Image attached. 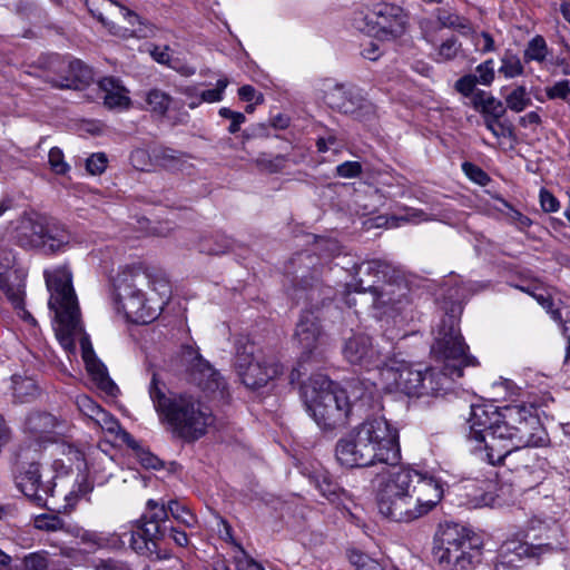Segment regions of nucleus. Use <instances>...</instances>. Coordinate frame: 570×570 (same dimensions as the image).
<instances>
[{
	"instance_id": "f257e3e1",
	"label": "nucleus",
	"mask_w": 570,
	"mask_h": 570,
	"mask_svg": "<svg viewBox=\"0 0 570 570\" xmlns=\"http://www.w3.org/2000/svg\"><path fill=\"white\" fill-rule=\"evenodd\" d=\"M337 462L345 468H367L376 463L393 466L377 478L379 512L395 522H412L430 513L442 500L441 480L401 460L399 431L384 417H370L341 438L335 446Z\"/></svg>"
},
{
	"instance_id": "f03ea898",
	"label": "nucleus",
	"mask_w": 570,
	"mask_h": 570,
	"mask_svg": "<svg viewBox=\"0 0 570 570\" xmlns=\"http://www.w3.org/2000/svg\"><path fill=\"white\" fill-rule=\"evenodd\" d=\"M148 394L159 422L185 442L203 438L215 422L212 410L188 393L168 391L167 385L153 372Z\"/></svg>"
},
{
	"instance_id": "7ed1b4c3",
	"label": "nucleus",
	"mask_w": 570,
	"mask_h": 570,
	"mask_svg": "<svg viewBox=\"0 0 570 570\" xmlns=\"http://www.w3.org/2000/svg\"><path fill=\"white\" fill-rule=\"evenodd\" d=\"M12 474L17 489L29 501L40 508H46L57 512H67L71 510L81 497H85L94 489L87 476L78 475L73 488L63 493L65 504L58 505L55 502L57 487L55 478L43 481L39 462H17Z\"/></svg>"
},
{
	"instance_id": "20e7f679",
	"label": "nucleus",
	"mask_w": 570,
	"mask_h": 570,
	"mask_svg": "<svg viewBox=\"0 0 570 570\" xmlns=\"http://www.w3.org/2000/svg\"><path fill=\"white\" fill-rule=\"evenodd\" d=\"M309 414L323 430H334L347 423L353 404L347 392L326 375L314 374L301 386Z\"/></svg>"
},
{
	"instance_id": "39448f33",
	"label": "nucleus",
	"mask_w": 570,
	"mask_h": 570,
	"mask_svg": "<svg viewBox=\"0 0 570 570\" xmlns=\"http://www.w3.org/2000/svg\"><path fill=\"white\" fill-rule=\"evenodd\" d=\"M50 292L49 308L55 312L56 335L61 346L71 351L75 340L83 332L78 299L71 283V273L67 267L45 272Z\"/></svg>"
},
{
	"instance_id": "423d86ee",
	"label": "nucleus",
	"mask_w": 570,
	"mask_h": 570,
	"mask_svg": "<svg viewBox=\"0 0 570 570\" xmlns=\"http://www.w3.org/2000/svg\"><path fill=\"white\" fill-rule=\"evenodd\" d=\"M444 308L445 315L434 332L431 355L436 362L446 364L451 373L463 376L464 367L478 365V360L469 354V345L459 326L463 306L453 302Z\"/></svg>"
},
{
	"instance_id": "0eeeda50",
	"label": "nucleus",
	"mask_w": 570,
	"mask_h": 570,
	"mask_svg": "<svg viewBox=\"0 0 570 570\" xmlns=\"http://www.w3.org/2000/svg\"><path fill=\"white\" fill-rule=\"evenodd\" d=\"M439 542L433 554L444 570H472L481 561L482 540L463 525H442Z\"/></svg>"
},
{
	"instance_id": "6e6552de",
	"label": "nucleus",
	"mask_w": 570,
	"mask_h": 570,
	"mask_svg": "<svg viewBox=\"0 0 570 570\" xmlns=\"http://www.w3.org/2000/svg\"><path fill=\"white\" fill-rule=\"evenodd\" d=\"M147 283L149 274L137 266L126 267L115 278L118 303L134 323L146 324L156 318V311L148 306L141 289Z\"/></svg>"
},
{
	"instance_id": "1a4fd4ad",
	"label": "nucleus",
	"mask_w": 570,
	"mask_h": 570,
	"mask_svg": "<svg viewBox=\"0 0 570 570\" xmlns=\"http://www.w3.org/2000/svg\"><path fill=\"white\" fill-rule=\"evenodd\" d=\"M87 7L91 14L115 36L147 38L153 33L149 23L135 11L114 0H87Z\"/></svg>"
},
{
	"instance_id": "9d476101",
	"label": "nucleus",
	"mask_w": 570,
	"mask_h": 570,
	"mask_svg": "<svg viewBox=\"0 0 570 570\" xmlns=\"http://www.w3.org/2000/svg\"><path fill=\"white\" fill-rule=\"evenodd\" d=\"M235 368L243 384L249 389L262 387L283 372L278 362L267 361L248 340L236 343Z\"/></svg>"
},
{
	"instance_id": "9b49d317",
	"label": "nucleus",
	"mask_w": 570,
	"mask_h": 570,
	"mask_svg": "<svg viewBox=\"0 0 570 570\" xmlns=\"http://www.w3.org/2000/svg\"><path fill=\"white\" fill-rule=\"evenodd\" d=\"M295 337L302 350L298 366L293 368L289 374L291 383L299 381L301 376L306 374V364L312 362L321 363L324 353L323 331L318 317L313 311H304L295 331Z\"/></svg>"
},
{
	"instance_id": "f8f14e48",
	"label": "nucleus",
	"mask_w": 570,
	"mask_h": 570,
	"mask_svg": "<svg viewBox=\"0 0 570 570\" xmlns=\"http://www.w3.org/2000/svg\"><path fill=\"white\" fill-rule=\"evenodd\" d=\"M16 257L11 250H0V289L27 323L36 325V318L26 309V274L16 268Z\"/></svg>"
},
{
	"instance_id": "ddd939ff",
	"label": "nucleus",
	"mask_w": 570,
	"mask_h": 570,
	"mask_svg": "<svg viewBox=\"0 0 570 570\" xmlns=\"http://www.w3.org/2000/svg\"><path fill=\"white\" fill-rule=\"evenodd\" d=\"M541 539L537 535L532 542L508 539L501 546L500 560L497 562L494 570H519L511 564L514 557L519 560L528 559L540 562L547 557L562 551L561 543L556 541L542 542Z\"/></svg>"
},
{
	"instance_id": "4468645a",
	"label": "nucleus",
	"mask_w": 570,
	"mask_h": 570,
	"mask_svg": "<svg viewBox=\"0 0 570 570\" xmlns=\"http://www.w3.org/2000/svg\"><path fill=\"white\" fill-rule=\"evenodd\" d=\"M503 423L509 424L515 432L517 444H538L543 429L537 415V409L531 404L514 403L500 409Z\"/></svg>"
},
{
	"instance_id": "2eb2a0df",
	"label": "nucleus",
	"mask_w": 570,
	"mask_h": 570,
	"mask_svg": "<svg viewBox=\"0 0 570 570\" xmlns=\"http://www.w3.org/2000/svg\"><path fill=\"white\" fill-rule=\"evenodd\" d=\"M121 529L126 532V535H130V547L136 553L156 560L169 558V556L166 552L163 553L159 548V542L167 535V525H157L136 520L129 525L121 527Z\"/></svg>"
},
{
	"instance_id": "dca6fc26",
	"label": "nucleus",
	"mask_w": 570,
	"mask_h": 570,
	"mask_svg": "<svg viewBox=\"0 0 570 570\" xmlns=\"http://www.w3.org/2000/svg\"><path fill=\"white\" fill-rule=\"evenodd\" d=\"M380 377L389 391L402 392L409 396H422L424 372L404 362L384 364Z\"/></svg>"
},
{
	"instance_id": "f3484780",
	"label": "nucleus",
	"mask_w": 570,
	"mask_h": 570,
	"mask_svg": "<svg viewBox=\"0 0 570 570\" xmlns=\"http://www.w3.org/2000/svg\"><path fill=\"white\" fill-rule=\"evenodd\" d=\"M368 294L377 317H393L409 304V287L404 282H390L385 278Z\"/></svg>"
},
{
	"instance_id": "a211bd4d",
	"label": "nucleus",
	"mask_w": 570,
	"mask_h": 570,
	"mask_svg": "<svg viewBox=\"0 0 570 570\" xmlns=\"http://www.w3.org/2000/svg\"><path fill=\"white\" fill-rule=\"evenodd\" d=\"M183 361L187 363V370L193 382L203 391L209 394L224 395L225 382L223 377L191 346L184 348Z\"/></svg>"
},
{
	"instance_id": "6ab92c4d",
	"label": "nucleus",
	"mask_w": 570,
	"mask_h": 570,
	"mask_svg": "<svg viewBox=\"0 0 570 570\" xmlns=\"http://www.w3.org/2000/svg\"><path fill=\"white\" fill-rule=\"evenodd\" d=\"M345 360L365 370L377 368L384 365L381 352L374 347L372 338L366 334H354L346 340L343 346Z\"/></svg>"
},
{
	"instance_id": "aec40b11",
	"label": "nucleus",
	"mask_w": 570,
	"mask_h": 570,
	"mask_svg": "<svg viewBox=\"0 0 570 570\" xmlns=\"http://www.w3.org/2000/svg\"><path fill=\"white\" fill-rule=\"evenodd\" d=\"M433 16L435 18V23L428 18L420 21V29L425 38L438 29L456 30L463 35L472 29L471 21L466 17L461 16L450 6H443L434 9Z\"/></svg>"
},
{
	"instance_id": "412c9836",
	"label": "nucleus",
	"mask_w": 570,
	"mask_h": 570,
	"mask_svg": "<svg viewBox=\"0 0 570 570\" xmlns=\"http://www.w3.org/2000/svg\"><path fill=\"white\" fill-rule=\"evenodd\" d=\"M544 442L543 435H540L538 444H517L512 446L510 454H508L505 461L502 463L513 471L529 470L530 473L542 472L544 460H541L532 448L542 446ZM541 474L538 479H541Z\"/></svg>"
},
{
	"instance_id": "4be33fe9",
	"label": "nucleus",
	"mask_w": 570,
	"mask_h": 570,
	"mask_svg": "<svg viewBox=\"0 0 570 570\" xmlns=\"http://www.w3.org/2000/svg\"><path fill=\"white\" fill-rule=\"evenodd\" d=\"M373 16L379 29L392 38L401 37L405 32L407 14L401 7L392 3H381L375 6Z\"/></svg>"
},
{
	"instance_id": "5701e85b",
	"label": "nucleus",
	"mask_w": 570,
	"mask_h": 570,
	"mask_svg": "<svg viewBox=\"0 0 570 570\" xmlns=\"http://www.w3.org/2000/svg\"><path fill=\"white\" fill-rule=\"evenodd\" d=\"M390 269V265L380 259L361 263L355 267L354 279L356 284L354 291L370 293L387 277Z\"/></svg>"
},
{
	"instance_id": "b1692460",
	"label": "nucleus",
	"mask_w": 570,
	"mask_h": 570,
	"mask_svg": "<svg viewBox=\"0 0 570 570\" xmlns=\"http://www.w3.org/2000/svg\"><path fill=\"white\" fill-rule=\"evenodd\" d=\"M495 422H501L500 409L497 405L492 403L472 405L468 420L470 425L469 438L479 441L490 431Z\"/></svg>"
},
{
	"instance_id": "393cba45",
	"label": "nucleus",
	"mask_w": 570,
	"mask_h": 570,
	"mask_svg": "<svg viewBox=\"0 0 570 570\" xmlns=\"http://www.w3.org/2000/svg\"><path fill=\"white\" fill-rule=\"evenodd\" d=\"M325 102L343 114H354L362 106V97L351 87L336 83L324 92Z\"/></svg>"
},
{
	"instance_id": "a878e982",
	"label": "nucleus",
	"mask_w": 570,
	"mask_h": 570,
	"mask_svg": "<svg viewBox=\"0 0 570 570\" xmlns=\"http://www.w3.org/2000/svg\"><path fill=\"white\" fill-rule=\"evenodd\" d=\"M494 78V61L493 59H488L476 66L475 73H468L459 78L454 83V88L461 95L470 97L476 91V85L491 86Z\"/></svg>"
},
{
	"instance_id": "bb28decb",
	"label": "nucleus",
	"mask_w": 570,
	"mask_h": 570,
	"mask_svg": "<svg viewBox=\"0 0 570 570\" xmlns=\"http://www.w3.org/2000/svg\"><path fill=\"white\" fill-rule=\"evenodd\" d=\"M471 105L482 115L488 130H493V121L500 120L505 114L503 102L484 90L471 95Z\"/></svg>"
},
{
	"instance_id": "cd10ccee",
	"label": "nucleus",
	"mask_w": 570,
	"mask_h": 570,
	"mask_svg": "<svg viewBox=\"0 0 570 570\" xmlns=\"http://www.w3.org/2000/svg\"><path fill=\"white\" fill-rule=\"evenodd\" d=\"M476 442L479 444L475 450L484 461L492 465L502 464L512 450L511 442L504 439L502 434H485Z\"/></svg>"
},
{
	"instance_id": "c85d7f7f",
	"label": "nucleus",
	"mask_w": 570,
	"mask_h": 570,
	"mask_svg": "<svg viewBox=\"0 0 570 570\" xmlns=\"http://www.w3.org/2000/svg\"><path fill=\"white\" fill-rule=\"evenodd\" d=\"M461 377L451 373L446 364H442L440 370L429 368L424 372L422 396L446 393L452 389V383Z\"/></svg>"
},
{
	"instance_id": "c756f323",
	"label": "nucleus",
	"mask_w": 570,
	"mask_h": 570,
	"mask_svg": "<svg viewBox=\"0 0 570 570\" xmlns=\"http://www.w3.org/2000/svg\"><path fill=\"white\" fill-rule=\"evenodd\" d=\"M333 289L324 286L317 279L313 284H305L294 291L297 301H304L308 308L306 311H318L332 298Z\"/></svg>"
},
{
	"instance_id": "7c9ffc66",
	"label": "nucleus",
	"mask_w": 570,
	"mask_h": 570,
	"mask_svg": "<svg viewBox=\"0 0 570 570\" xmlns=\"http://www.w3.org/2000/svg\"><path fill=\"white\" fill-rule=\"evenodd\" d=\"M104 92V105L109 109H127L130 106L128 90L115 77H105L99 81Z\"/></svg>"
},
{
	"instance_id": "2f4dec72",
	"label": "nucleus",
	"mask_w": 570,
	"mask_h": 570,
	"mask_svg": "<svg viewBox=\"0 0 570 570\" xmlns=\"http://www.w3.org/2000/svg\"><path fill=\"white\" fill-rule=\"evenodd\" d=\"M311 480L320 493L332 503L345 505L346 501L352 500L351 494L341 488L327 472H315Z\"/></svg>"
},
{
	"instance_id": "473e14b6",
	"label": "nucleus",
	"mask_w": 570,
	"mask_h": 570,
	"mask_svg": "<svg viewBox=\"0 0 570 570\" xmlns=\"http://www.w3.org/2000/svg\"><path fill=\"white\" fill-rule=\"evenodd\" d=\"M43 224L32 218H22L16 230V239L21 247L33 248L43 245Z\"/></svg>"
},
{
	"instance_id": "72a5a7b5",
	"label": "nucleus",
	"mask_w": 570,
	"mask_h": 570,
	"mask_svg": "<svg viewBox=\"0 0 570 570\" xmlns=\"http://www.w3.org/2000/svg\"><path fill=\"white\" fill-rule=\"evenodd\" d=\"M92 79L91 69L79 59H70L67 65V76L61 82H55L58 88H79Z\"/></svg>"
},
{
	"instance_id": "f704fd0d",
	"label": "nucleus",
	"mask_w": 570,
	"mask_h": 570,
	"mask_svg": "<svg viewBox=\"0 0 570 570\" xmlns=\"http://www.w3.org/2000/svg\"><path fill=\"white\" fill-rule=\"evenodd\" d=\"M42 232L43 245L40 248L50 253L62 250L71 240L70 233L65 227L55 223L43 225Z\"/></svg>"
},
{
	"instance_id": "c9c22d12",
	"label": "nucleus",
	"mask_w": 570,
	"mask_h": 570,
	"mask_svg": "<svg viewBox=\"0 0 570 570\" xmlns=\"http://www.w3.org/2000/svg\"><path fill=\"white\" fill-rule=\"evenodd\" d=\"M80 345L82 348V356L87 363V368L94 375V380L99 384V386L111 393L114 389H116L115 383L107 376L106 368L102 365H96L90 362V357L94 354L92 347L90 345L89 338L87 336H82L80 338Z\"/></svg>"
},
{
	"instance_id": "e433bc0d",
	"label": "nucleus",
	"mask_w": 570,
	"mask_h": 570,
	"mask_svg": "<svg viewBox=\"0 0 570 570\" xmlns=\"http://www.w3.org/2000/svg\"><path fill=\"white\" fill-rule=\"evenodd\" d=\"M151 158L156 166L168 170H178L187 161L188 156L168 147H158L151 150Z\"/></svg>"
},
{
	"instance_id": "4c0bfd02",
	"label": "nucleus",
	"mask_w": 570,
	"mask_h": 570,
	"mask_svg": "<svg viewBox=\"0 0 570 570\" xmlns=\"http://www.w3.org/2000/svg\"><path fill=\"white\" fill-rule=\"evenodd\" d=\"M126 532L120 528V532H86L82 535V541L91 543L98 549H112L118 550L125 547Z\"/></svg>"
},
{
	"instance_id": "58836bf2",
	"label": "nucleus",
	"mask_w": 570,
	"mask_h": 570,
	"mask_svg": "<svg viewBox=\"0 0 570 570\" xmlns=\"http://www.w3.org/2000/svg\"><path fill=\"white\" fill-rule=\"evenodd\" d=\"M56 426V417L46 412L30 413L26 420V429L35 435L50 433L55 430Z\"/></svg>"
},
{
	"instance_id": "ea45409f",
	"label": "nucleus",
	"mask_w": 570,
	"mask_h": 570,
	"mask_svg": "<svg viewBox=\"0 0 570 570\" xmlns=\"http://www.w3.org/2000/svg\"><path fill=\"white\" fill-rule=\"evenodd\" d=\"M557 532L558 530H551L548 528L547 523L539 519V518H532L528 521L525 531L523 537L525 538L523 541L532 542L533 538L541 537L542 542L547 541H556L561 543V547L563 548V543L557 539ZM522 541L521 539H519Z\"/></svg>"
},
{
	"instance_id": "a19ab883",
	"label": "nucleus",
	"mask_w": 570,
	"mask_h": 570,
	"mask_svg": "<svg viewBox=\"0 0 570 570\" xmlns=\"http://www.w3.org/2000/svg\"><path fill=\"white\" fill-rule=\"evenodd\" d=\"M39 394L36 382L29 377L12 379V396L18 403H27L35 400Z\"/></svg>"
},
{
	"instance_id": "79ce46f5",
	"label": "nucleus",
	"mask_w": 570,
	"mask_h": 570,
	"mask_svg": "<svg viewBox=\"0 0 570 570\" xmlns=\"http://www.w3.org/2000/svg\"><path fill=\"white\" fill-rule=\"evenodd\" d=\"M233 242L223 234L206 236L199 242V250L207 255H220L233 248Z\"/></svg>"
},
{
	"instance_id": "37998d69",
	"label": "nucleus",
	"mask_w": 570,
	"mask_h": 570,
	"mask_svg": "<svg viewBox=\"0 0 570 570\" xmlns=\"http://www.w3.org/2000/svg\"><path fill=\"white\" fill-rule=\"evenodd\" d=\"M548 55L549 47L546 39L542 36L537 35L527 43L523 51V60L527 63L531 61L543 63L547 60Z\"/></svg>"
},
{
	"instance_id": "c03bdc74",
	"label": "nucleus",
	"mask_w": 570,
	"mask_h": 570,
	"mask_svg": "<svg viewBox=\"0 0 570 570\" xmlns=\"http://www.w3.org/2000/svg\"><path fill=\"white\" fill-rule=\"evenodd\" d=\"M462 52V43L461 41L451 36L448 39L443 40L439 47L435 49L434 60L436 62H446L454 60Z\"/></svg>"
},
{
	"instance_id": "a18cd8bd",
	"label": "nucleus",
	"mask_w": 570,
	"mask_h": 570,
	"mask_svg": "<svg viewBox=\"0 0 570 570\" xmlns=\"http://www.w3.org/2000/svg\"><path fill=\"white\" fill-rule=\"evenodd\" d=\"M500 60L501 66L499 68V72L503 75L505 78L510 79L523 75L524 67L522 65V61L512 51L507 50Z\"/></svg>"
},
{
	"instance_id": "49530a36",
	"label": "nucleus",
	"mask_w": 570,
	"mask_h": 570,
	"mask_svg": "<svg viewBox=\"0 0 570 570\" xmlns=\"http://www.w3.org/2000/svg\"><path fill=\"white\" fill-rule=\"evenodd\" d=\"M173 101V98L159 90V89H151L146 95V104L148 108L160 116H164Z\"/></svg>"
},
{
	"instance_id": "de8ad7c7",
	"label": "nucleus",
	"mask_w": 570,
	"mask_h": 570,
	"mask_svg": "<svg viewBox=\"0 0 570 570\" xmlns=\"http://www.w3.org/2000/svg\"><path fill=\"white\" fill-rule=\"evenodd\" d=\"M505 109L509 108L514 112H521L532 105V100L527 88L518 86L505 97Z\"/></svg>"
},
{
	"instance_id": "09e8293b",
	"label": "nucleus",
	"mask_w": 570,
	"mask_h": 570,
	"mask_svg": "<svg viewBox=\"0 0 570 570\" xmlns=\"http://www.w3.org/2000/svg\"><path fill=\"white\" fill-rule=\"evenodd\" d=\"M141 521H146L151 524L166 525L168 520V507L158 504L155 500L150 499L147 501V511L140 517Z\"/></svg>"
},
{
	"instance_id": "8fccbe9b",
	"label": "nucleus",
	"mask_w": 570,
	"mask_h": 570,
	"mask_svg": "<svg viewBox=\"0 0 570 570\" xmlns=\"http://www.w3.org/2000/svg\"><path fill=\"white\" fill-rule=\"evenodd\" d=\"M168 513H170L175 520L183 523L187 528H194L197 523V519L190 512V510L186 505L180 504L176 500L169 501Z\"/></svg>"
},
{
	"instance_id": "3c124183",
	"label": "nucleus",
	"mask_w": 570,
	"mask_h": 570,
	"mask_svg": "<svg viewBox=\"0 0 570 570\" xmlns=\"http://www.w3.org/2000/svg\"><path fill=\"white\" fill-rule=\"evenodd\" d=\"M49 553L47 551L31 552L23 557L22 564L24 570H48Z\"/></svg>"
},
{
	"instance_id": "603ef678",
	"label": "nucleus",
	"mask_w": 570,
	"mask_h": 570,
	"mask_svg": "<svg viewBox=\"0 0 570 570\" xmlns=\"http://www.w3.org/2000/svg\"><path fill=\"white\" fill-rule=\"evenodd\" d=\"M348 559L357 570H384L376 560L361 551L351 550L348 552Z\"/></svg>"
},
{
	"instance_id": "864d4df0",
	"label": "nucleus",
	"mask_w": 570,
	"mask_h": 570,
	"mask_svg": "<svg viewBox=\"0 0 570 570\" xmlns=\"http://www.w3.org/2000/svg\"><path fill=\"white\" fill-rule=\"evenodd\" d=\"M236 549L237 551L234 554L235 570H265L240 544H236Z\"/></svg>"
},
{
	"instance_id": "5fc2aeb1",
	"label": "nucleus",
	"mask_w": 570,
	"mask_h": 570,
	"mask_svg": "<svg viewBox=\"0 0 570 570\" xmlns=\"http://www.w3.org/2000/svg\"><path fill=\"white\" fill-rule=\"evenodd\" d=\"M63 525V520L55 514H40L35 519V527L39 530L58 531Z\"/></svg>"
},
{
	"instance_id": "6e6d98bb",
	"label": "nucleus",
	"mask_w": 570,
	"mask_h": 570,
	"mask_svg": "<svg viewBox=\"0 0 570 570\" xmlns=\"http://www.w3.org/2000/svg\"><path fill=\"white\" fill-rule=\"evenodd\" d=\"M94 422L104 431L110 434L116 435L121 430L118 420L109 412H107L105 409L99 413V415L94 420Z\"/></svg>"
},
{
	"instance_id": "4d7b16f0",
	"label": "nucleus",
	"mask_w": 570,
	"mask_h": 570,
	"mask_svg": "<svg viewBox=\"0 0 570 570\" xmlns=\"http://www.w3.org/2000/svg\"><path fill=\"white\" fill-rule=\"evenodd\" d=\"M77 405H78L79 411L92 421L104 410L98 403H96L91 397H89L87 395L78 396Z\"/></svg>"
},
{
	"instance_id": "13d9d810",
	"label": "nucleus",
	"mask_w": 570,
	"mask_h": 570,
	"mask_svg": "<svg viewBox=\"0 0 570 570\" xmlns=\"http://www.w3.org/2000/svg\"><path fill=\"white\" fill-rule=\"evenodd\" d=\"M503 206L508 209L505 212L507 218L514 224L520 230H525L532 225V220L523 215L521 212L513 208L510 204L507 202H503Z\"/></svg>"
},
{
	"instance_id": "bf43d9fd",
	"label": "nucleus",
	"mask_w": 570,
	"mask_h": 570,
	"mask_svg": "<svg viewBox=\"0 0 570 570\" xmlns=\"http://www.w3.org/2000/svg\"><path fill=\"white\" fill-rule=\"evenodd\" d=\"M48 158H49L50 168L56 174L63 175V174H66L68 171L69 166L65 161V157H63V154H62L61 149H59L58 147H52L49 150Z\"/></svg>"
},
{
	"instance_id": "052dcab7",
	"label": "nucleus",
	"mask_w": 570,
	"mask_h": 570,
	"mask_svg": "<svg viewBox=\"0 0 570 570\" xmlns=\"http://www.w3.org/2000/svg\"><path fill=\"white\" fill-rule=\"evenodd\" d=\"M228 86L226 78L218 79L214 89L204 90L200 94V101L205 102H218L223 99L224 91Z\"/></svg>"
},
{
	"instance_id": "680f3d73",
	"label": "nucleus",
	"mask_w": 570,
	"mask_h": 570,
	"mask_svg": "<svg viewBox=\"0 0 570 570\" xmlns=\"http://www.w3.org/2000/svg\"><path fill=\"white\" fill-rule=\"evenodd\" d=\"M521 291L529 293L534 299L551 315L554 321H561L562 316L559 309L553 308L552 298L549 295L531 293L524 287H519Z\"/></svg>"
},
{
	"instance_id": "e2e57ef3",
	"label": "nucleus",
	"mask_w": 570,
	"mask_h": 570,
	"mask_svg": "<svg viewBox=\"0 0 570 570\" xmlns=\"http://www.w3.org/2000/svg\"><path fill=\"white\" fill-rule=\"evenodd\" d=\"M107 163H108V159L104 153L92 154L86 160V169L91 175H100L105 171V169L107 167Z\"/></svg>"
},
{
	"instance_id": "0e129e2a",
	"label": "nucleus",
	"mask_w": 570,
	"mask_h": 570,
	"mask_svg": "<svg viewBox=\"0 0 570 570\" xmlns=\"http://www.w3.org/2000/svg\"><path fill=\"white\" fill-rule=\"evenodd\" d=\"M546 95L549 99H567L570 95V85L568 80H560L551 87L546 88Z\"/></svg>"
},
{
	"instance_id": "69168bd1",
	"label": "nucleus",
	"mask_w": 570,
	"mask_h": 570,
	"mask_svg": "<svg viewBox=\"0 0 570 570\" xmlns=\"http://www.w3.org/2000/svg\"><path fill=\"white\" fill-rule=\"evenodd\" d=\"M337 176L342 178H355L362 174V165L358 161H345L336 167Z\"/></svg>"
},
{
	"instance_id": "338daca9",
	"label": "nucleus",
	"mask_w": 570,
	"mask_h": 570,
	"mask_svg": "<svg viewBox=\"0 0 570 570\" xmlns=\"http://www.w3.org/2000/svg\"><path fill=\"white\" fill-rule=\"evenodd\" d=\"M462 169L471 180L480 185H485L489 181L487 173L472 163H463Z\"/></svg>"
},
{
	"instance_id": "774afa93",
	"label": "nucleus",
	"mask_w": 570,
	"mask_h": 570,
	"mask_svg": "<svg viewBox=\"0 0 570 570\" xmlns=\"http://www.w3.org/2000/svg\"><path fill=\"white\" fill-rule=\"evenodd\" d=\"M132 166L139 170H149V161H153L151 154L145 149H136L130 155Z\"/></svg>"
}]
</instances>
